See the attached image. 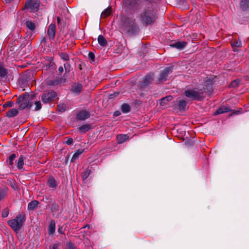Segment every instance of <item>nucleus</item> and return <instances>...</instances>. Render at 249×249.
<instances>
[{"mask_svg": "<svg viewBox=\"0 0 249 249\" xmlns=\"http://www.w3.org/2000/svg\"><path fill=\"white\" fill-rule=\"evenodd\" d=\"M116 138L119 143H122L128 139V136L125 134H119Z\"/></svg>", "mask_w": 249, "mask_h": 249, "instance_id": "obj_20", "label": "nucleus"}, {"mask_svg": "<svg viewBox=\"0 0 249 249\" xmlns=\"http://www.w3.org/2000/svg\"><path fill=\"white\" fill-rule=\"evenodd\" d=\"M57 24H58V25L59 26L60 24V22H61V19L60 18V17H58L57 18Z\"/></svg>", "mask_w": 249, "mask_h": 249, "instance_id": "obj_49", "label": "nucleus"}, {"mask_svg": "<svg viewBox=\"0 0 249 249\" xmlns=\"http://www.w3.org/2000/svg\"><path fill=\"white\" fill-rule=\"evenodd\" d=\"M98 42L99 44L102 46H105L107 44V41L106 39L102 35H99L98 36Z\"/></svg>", "mask_w": 249, "mask_h": 249, "instance_id": "obj_25", "label": "nucleus"}, {"mask_svg": "<svg viewBox=\"0 0 249 249\" xmlns=\"http://www.w3.org/2000/svg\"><path fill=\"white\" fill-rule=\"evenodd\" d=\"M66 106L64 104L58 105L57 106V110L60 112H64L65 111Z\"/></svg>", "mask_w": 249, "mask_h": 249, "instance_id": "obj_36", "label": "nucleus"}, {"mask_svg": "<svg viewBox=\"0 0 249 249\" xmlns=\"http://www.w3.org/2000/svg\"><path fill=\"white\" fill-rule=\"evenodd\" d=\"M33 98V95L28 94L19 96L16 101V103L18 104V108L19 109L30 108L34 102Z\"/></svg>", "mask_w": 249, "mask_h": 249, "instance_id": "obj_2", "label": "nucleus"}, {"mask_svg": "<svg viewBox=\"0 0 249 249\" xmlns=\"http://www.w3.org/2000/svg\"><path fill=\"white\" fill-rule=\"evenodd\" d=\"M59 55L62 59H63L65 61H69V56L67 53H59Z\"/></svg>", "mask_w": 249, "mask_h": 249, "instance_id": "obj_33", "label": "nucleus"}, {"mask_svg": "<svg viewBox=\"0 0 249 249\" xmlns=\"http://www.w3.org/2000/svg\"><path fill=\"white\" fill-rule=\"evenodd\" d=\"M35 110L36 111H37L40 110L41 108V104L40 101H36L35 102Z\"/></svg>", "mask_w": 249, "mask_h": 249, "instance_id": "obj_35", "label": "nucleus"}, {"mask_svg": "<svg viewBox=\"0 0 249 249\" xmlns=\"http://www.w3.org/2000/svg\"><path fill=\"white\" fill-rule=\"evenodd\" d=\"M42 41L43 42H45L46 41V39L45 37H44L43 39H42Z\"/></svg>", "mask_w": 249, "mask_h": 249, "instance_id": "obj_52", "label": "nucleus"}, {"mask_svg": "<svg viewBox=\"0 0 249 249\" xmlns=\"http://www.w3.org/2000/svg\"><path fill=\"white\" fill-rule=\"evenodd\" d=\"M229 110H230V109H229V108H228L227 107H221L219 108L214 113V115H217V114H220L224 113H225V112H228L229 111Z\"/></svg>", "mask_w": 249, "mask_h": 249, "instance_id": "obj_24", "label": "nucleus"}, {"mask_svg": "<svg viewBox=\"0 0 249 249\" xmlns=\"http://www.w3.org/2000/svg\"><path fill=\"white\" fill-rule=\"evenodd\" d=\"M173 71V67H169L164 69L160 73L158 80L160 82H162L167 80V78Z\"/></svg>", "mask_w": 249, "mask_h": 249, "instance_id": "obj_9", "label": "nucleus"}, {"mask_svg": "<svg viewBox=\"0 0 249 249\" xmlns=\"http://www.w3.org/2000/svg\"><path fill=\"white\" fill-rule=\"evenodd\" d=\"M24 157L23 155H21L18 159L17 165V167L19 169H21L23 168L24 165Z\"/></svg>", "mask_w": 249, "mask_h": 249, "instance_id": "obj_23", "label": "nucleus"}, {"mask_svg": "<svg viewBox=\"0 0 249 249\" xmlns=\"http://www.w3.org/2000/svg\"><path fill=\"white\" fill-rule=\"evenodd\" d=\"M59 246L60 244L59 243H54L49 247V249H58Z\"/></svg>", "mask_w": 249, "mask_h": 249, "instance_id": "obj_43", "label": "nucleus"}, {"mask_svg": "<svg viewBox=\"0 0 249 249\" xmlns=\"http://www.w3.org/2000/svg\"><path fill=\"white\" fill-rule=\"evenodd\" d=\"M115 113H116V115H118V113L116 112Z\"/></svg>", "mask_w": 249, "mask_h": 249, "instance_id": "obj_53", "label": "nucleus"}, {"mask_svg": "<svg viewBox=\"0 0 249 249\" xmlns=\"http://www.w3.org/2000/svg\"><path fill=\"white\" fill-rule=\"evenodd\" d=\"M9 214V210L7 208H5L2 210L1 213V216L2 217H6Z\"/></svg>", "mask_w": 249, "mask_h": 249, "instance_id": "obj_39", "label": "nucleus"}, {"mask_svg": "<svg viewBox=\"0 0 249 249\" xmlns=\"http://www.w3.org/2000/svg\"><path fill=\"white\" fill-rule=\"evenodd\" d=\"M141 0H124L125 7L130 10H137L141 4Z\"/></svg>", "mask_w": 249, "mask_h": 249, "instance_id": "obj_6", "label": "nucleus"}, {"mask_svg": "<svg viewBox=\"0 0 249 249\" xmlns=\"http://www.w3.org/2000/svg\"><path fill=\"white\" fill-rule=\"evenodd\" d=\"M241 7L243 10L249 8V0H242L241 2Z\"/></svg>", "mask_w": 249, "mask_h": 249, "instance_id": "obj_30", "label": "nucleus"}, {"mask_svg": "<svg viewBox=\"0 0 249 249\" xmlns=\"http://www.w3.org/2000/svg\"><path fill=\"white\" fill-rule=\"evenodd\" d=\"M89 116L90 114L89 112L82 110L77 114L76 119L78 120L83 121L89 118Z\"/></svg>", "mask_w": 249, "mask_h": 249, "instance_id": "obj_11", "label": "nucleus"}, {"mask_svg": "<svg viewBox=\"0 0 249 249\" xmlns=\"http://www.w3.org/2000/svg\"><path fill=\"white\" fill-rule=\"evenodd\" d=\"M58 231L60 233H63V230H62V228H60L58 229Z\"/></svg>", "mask_w": 249, "mask_h": 249, "instance_id": "obj_50", "label": "nucleus"}, {"mask_svg": "<svg viewBox=\"0 0 249 249\" xmlns=\"http://www.w3.org/2000/svg\"><path fill=\"white\" fill-rule=\"evenodd\" d=\"M118 94V93H114L113 94H111L109 95V98L111 99V98H113L114 97H115L117 96V95Z\"/></svg>", "mask_w": 249, "mask_h": 249, "instance_id": "obj_48", "label": "nucleus"}, {"mask_svg": "<svg viewBox=\"0 0 249 249\" xmlns=\"http://www.w3.org/2000/svg\"><path fill=\"white\" fill-rule=\"evenodd\" d=\"M6 195V192L3 189H0V201L3 199Z\"/></svg>", "mask_w": 249, "mask_h": 249, "instance_id": "obj_37", "label": "nucleus"}, {"mask_svg": "<svg viewBox=\"0 0 249 249\" xmlns=\"http://www.w3.org/2000/svg\"><path fill=\"white\" fill-rule=\"evenodd\" d=\"M206 92L205 89H188L185 91V95L192 100H201L204 98V92Z\"/></svg>", "mask_w": 249, "mask_h": 249, "instance_id": "obj_4", "label": "nucleus"}, {"mask_svg": "<svg viewBox=\"0 0 249 249\" xmlns=\"http://www.w3.org/2000/svg\"><path fill=\"white\" fill-rule=\"evenodd\" d=\"M26 27L31 31L33 32L35 30L36 26L34 22L31 21H27L25 23Z\"/></svg>", "mask_w": 249, "mask_h": 249, "instance_id": "obj_27", "label": "nucleus"}, {"mask_svg": "<svg viewBox=\"0 0 249 249\" xmlns=\"http://www.w3.org/2000/svg\"><path fill=\"white\" fill-rule=\"evenodd\" d=\"M5 1V2L7 3H10L11 2V1L12 0H4Z\"/></svg>", "mask_w": 249, "mask_h": 249, "instance_id": "obj_51", "label": "nucleus"}, {"mask_svg": "<svg viewBox=\"0 0 249 249\" xmlns=\"http://www.w3.org/2000/svg\"><path fill=\"white\" fill-rule=\"evenodd\" d=\"M13 103L12 102H7L3 105V107L6 108L7 107H12L13 106Z\"/></svg>", "mask_w": 249, "mask_h": 249, "instance_id": "obj_42", "label": "nucleus"}, {"mask_svg": "<svg viewBox=\"0 0 249 249\" xmlns=\"http://www.w3.org/2000/svg\"><path fill=\"white\" fill-rule=\"evenodd\" d=\"M25 221L24 214L22 213L18 214L15 218L8 221L9 226L16 232H18L22 227Z\"/></svg>", "mask_w": 249, "mask_h": 249, "instance_id": "obj_3", "label": "nucleus"}, {"mask_svg": "<svg viewBox=\"0 0 249 249\" xmlns=\"http://www.w3.org/2000/svg\"><path fill=\"white\" fill-rule=\"evenodd\" d=\"M39 202L37 200H34L31 201L28 204V209L29 210H34L37 206Z\"/></svg>", "mask_w": 249, "mask_h": 249, "instance_id": "obj_21", "label": "nucleus"}, {"mask_svg": "<svg viewBox=\"0 0 249 249\" xmlns=\"http://www.w3.org/2000/svg\"><path fill=\"white\" fill-rule=\"evenodd\" d=\"M89 57L90 59H91V60H94V54L91 53V52H89Z\"/></svg>", "mask_w": 249, "mask_h": 249, "instance_id": "obj_46", "label": "nucleus"}, {"mask_svg": "<svg viewBox=\"0 0 249 249\" xmlns=\"http://www.w3.org/2000/svg\"><path fill=\"white\" fill-rule=\"evenodd\" d=\"M18 111L17 109L12 108L6 112V116L9 118L13 117L18 114Z\"/></svg>", "mask_w": 249, "mask_h": 249, "instance_id": "obj_19", "label": "nucleus"}, {"mask_svg": "<svg viewBox=\"0 0 249 249\" xmlns=\"http://www.w3.org/2000/svg\"><path fill=\"white\" fill-rule=\"evenodd\" d=\"M66 72H69L71 70V65L70 64L66 63L64 64Z\"/></svg>", "mask_w": 249, "mask_h": 249, "instance_id": "obj_41", "label": "nucleus"}, {"mask_svg": "<svg viewBox=\"0 0 249 249\" xmlns=\"http://www.w3.org/2000/svg\"><path fill=\"white\" fill-rule=\"evenodd\" d=\"M115 113H116V115H118V113L116 112Z\"/></svg>", "mask_w": 249, "mask_h": 249, "instance_id": "obj_54", "label": "nucleus"}, {"mask_svg": "<svg viewBox=\"0 0 249 249\" xmlns=\"http://www.w3.org/2000/svg\"><path fill=\"white\" fill-rule=\"evenodd\" d=\"M90 171L89 169H87L82 173V177L83 180L86 179L90 174Z\"/></svg>", "mask_w": 249, "mask_h": 249, "instance_id": "obj_34", "label": "nucleus"}, {"mask_svg": "<svg viewBox=\"0 0 249 249\" xmlns=\"http://www.w3.org/2000/svg\"><path fill=\"white\" fill-rule=\"evenodd\" d=\"M130 106L126 104H124L122 105L121 107L122 111L124 113H127L130 111Z\"/></svg>", "mask_w": 249, "mask_h": 249, "instance_id": "obj_31", "label": "nucleus"}, {"mask_svg": "<svg viewBox=\"0 0 249 249\" xmlns=\"http://www.w3.org/2000/svg\"><path fill=\"white\" fill-rule=\"evenodd\" d=\"M84 152V149H78L76 152L73 155V156L71 158V161L74 162L76 160H77L79 155H81Z\"/></svg>", "mask_w": 249, "mask_h": 249, "instance_id": "obj_26", "label": "nucleus"}, {"mask_svg": "<svg viewBox=\"0 0 249 249\" xmlns=\"http://www.w3.org/2000/svg\"><path fill=\"white\" fill-rule=\"evenodd\" d=\"M83 86L81 84H75L72 87V90L74 92L79 93L81 92Z\"/></svg>", "mask_w": 249, "mask_h": 249, "instance_id": "obj_22", "label": "nucleus"}, {"mask_svg": "<svg viewBox=\"0 0 249 249\" xmlns=\"http://www.w3.org/2000/svg\"><path fill=\"white\" fill-rule=\"evenodd\" d=\"M178 106L180 110H183L186 107V102L184 100H180L178 102Z\"/></svg>", "mask_w": 249, "mask_h": 249, "instance_id": "obj_29", "label": "nucleus"}, {"mask_svg": "<svg viewBox=\"0 0 249 249\" xmlns=\"http://www.w3.org/2000/svg\"><path fill=\"white\" fill-rule=\"evenodd\" d=\"M6 70L3 67L2 65L0 63V76L3 77L6 75Z\"/></svg>", "mask_w": 249, "mask_h": 249, "instance_id": "obj_32", "label": "nucleus"}, {"mask_svg": "<svg viewBox=\"0 0 249 249\" xmlns=\"http://www.w3.org/2000/svg\"><path fill=\"white\" fill-rule=\"evenodd\" d=\"M173 99V97L171 95L167 96L165 97L160 99L159 101L160 104L161 106L166 105L168 102L171 101Z\"/></svg>", "mask_w": 249, "mask_h": 249, "instance_id": "obj_15", "label": "nucleus"}, {"mask_svg": "<svg viewBox=\"0 0 249 249\" xmlns=\"http://www.w3.org/2000/svg\"><path fill=\"white\" fill-rule=\"evenodd\" d=\"M17 156L15 154H12L10 155L7 159L6 160V162L7 165L10 168H13V165L14 164V161L16 158Z\"/></svg>", "mask_w": 249, "mask_h": 249, "instance_id": "obj_12", "label": "nucleus"}, {"mask_svg": "<svg viewBox=\"0 0 249 249\" xmlns=\"http://www.w3.org/2000/svg\"><path fill=\"white\" fill-rule=\"evenodd\" d=\"M121 28L127 33H133L137 28L135 19L132 18L125 17L123 19Z\"/></svg>", "mask_w": 249, "mask_h": 249, "instance_id": "obj_5", "label": "nucleus"}, {"mask_svg": "<svg viewBox=\"0 0 249 249\" xmlns=\"http://www.w3.org/2000/svg\"><path fill=\"white\" fill-rule=\"evenodd\" d=\"M58 71H59V72L61 74L63 71H64V69H63V68L62 66H60L59 68H58Z\"/></svg>", "mask_w": 249, "mask_h": 249, "instance_id": "obj_47", "label": "nucleus"}, {"mask_svg": "<svg viewBox=\"0 0 249 249\" xmlns=\"http://www.w3.org/2000/svg\"><path fill=\"white\" fill-rule=\"evenodd\" d=\"M186 45V42H177L175 43H173L170 45V46L174 48H176L178 49H182L185 47Z\"/></svg>", "mask_w": 249, "mask_h": 249, "instance_id": "obj_16", "label": "nucleus"}, {"mask_svg": "<svg viewBox=\"0 0 249 249\" xmlns=\"http://www.w3.org/2000/svg\"><path fill=\"white\" fill-rule=\"evenodd\" d=\"M153 80V74H149L146 75L142 82V87H146L148 86Z\"/></svg>", "mask_w": 249, "mask_h": 249, "instance_id": "obj_13", "label": "nucleus"}, {"mask_svg": "<svg viewBox=\"0 0 249 249\" xmlns=\"http://www.w3.org/2000/svg\"><path fill=\"white\" fill-rule=\"evenodd\" d=\"M73 142V140L71 138H69L68 139V140L66 141V143L68 145H71Z\"/></svg>", "mask_w": 249, "mask_h": 249, "instance_id": "obj_45", "label": "nucleus"}, {"mask_svg": "<svg viewBox=\"0 0 249 249\" xmlns=\"http://www.w3.org/2000/svg\"><path fill=\"white\" fill-rule=\"evenodd\" d=\"M92 128V125L90 124H85L81 126L78 128L79 131L81 133H84L87 131H89Z\"/></svg>", "mask_w": 249, "mask_h": 249, "instance_id": "obj_17", "label": "nucleus"}, {"mask_svg": "<svg viewBox=\"0 0 249 249\" xmlns=\"http://www.w3.org/2000/svg\"><path fill=\"white\" fill-rule=\"evenodd\" d=\"M55 231V222L54 220H52L48 228V232L50 234H53Z\"/></svg>", "mask_w": 249, "mask_h": 249, "instance_id": "obj_18", "label": "nucleus"}, {"mask_svg": "<svg viewBox=\"0 0 249 249\" xmlns=\"http://www.w3.org/2000/svg\"><path fill=\"white\" fill-rule=\"evenodd\" d=\"M111 13V9L110 7H108L106 9H105L101 14V17L102 18H106L107 17L109 16Z\"/></svg>", "mask_w": 249, "mask_h": 249, "instance_id": "obj_28", "label": "nucleus"}, {"mask_svg": "<svg viewBox=\"0 0 249 249\" xmlns=\"http://www.w3.org/2000/svg\"><path fill=\"white\" fill-rule=\"evenodd\" d=\"M242 46V43L240 41H235L232 43V47H240Z\"/></svg>", "mask_w": 249, "mask_h": 249, "instance_id": "obj_40", "label": "nucleus"}, {"mask_svg": "<svg viewBox=\"0 0 249 249\" xmlns=\"http://www.w3.org/2000/svg\"><path fill=\"white\" fill-rule=\"evenodd\" d=\"M67 249H75L74 245L71 243H69L67 244Z\"/></svg>", "mask_w": 249, "mask_h": 249, "instance_id": "obj_44", "label": "nucleus"}, {"mask_svg": "<svg viewBox=\"0 0 249 249\" xmlns=\"http://www.w3.org/2000/svg\"><path fill=\"white\" fill-rule=\"evenodd\" d=\"M138 20L143 25H148L154 23L157 18L156 13L150 8L143 9L137 16Z\"/></svg>", "mask_w": 249, "mask_h": 249, "instance_id": "obj_1", "label": "nucleus"}, {"mask_svg": "<svg viewBox=\"0 0 249 249\" xmlns=\"http://www.w3.org/2000/svg\"><path fill=\"white\" fill-rule=\"evenodd\" d=\"M39 6V1L35 0H29L26 2L25 4L26 8L29 10L31 12L37 11Z\"/></svg>", "mask_w": 249, "mask_h": 249, "instance_id": "obj_8", "label": "nucleus"}, {"mask_svg": "<svg viewBox=\"0 0 249 249\" xmlns=\"http://www.w3.org/2000/svg\"><path fill=\"white\" fill-rule=\"evenodd\" d=\"M47 35L51 40H53L55 36V25L54 24H51L48 28Z\"/></svg>", "mask_w": 249, "mask_h": 249, "instance_id": "obj_10", "label": "nucleus"}, {"mask_svg": "<svg viewBox=\"0 0 249 249\" xmlns=\"http://www.w3.org/2000/svg\"><path fill=\"white\" fill-rule=\"evenodd\" d=\"M240 81L239 80H235L233 81L230 84V87L232 88H235L239 84Z\"/></svg>", "mask_w": 249, "mask_h": 249, "instance_id": "obj_38", "label": "nucleus"}, {"mask_svg": "<svg viewBox=\"0 0 249 249\" xmlns=\"http://www.w3.org/2000/svg\"><path fill=\"white\" fill-rule=\"evenodd\" d=\"M47 184L50 188L54 189L57 186V182L53 178L51 177L48 179Z\"/></svg>", "mask_w": 249, "mask_h": 249, "instance_id": "obj_14", "label": "nucleus"}, {"mask_svg": "<svg viewBox=\"0 0 249 249\" xmlns=\"http://www.w3.org/2000/svg\"><path fill=\"white\" fill-rule=\"evenodd\" d=\"M56 92L51 90L46 93H44L41 96V101L44 104H47L53 101L56 97Z\"/></svg>", "mask_w": 249, "mask_h": 249, "instance_id": "obj_7", "label": "nucleus"}]
</instances>
